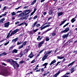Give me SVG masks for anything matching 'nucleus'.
Listing matches in <instances>:
<instances>
[{
	"mask_svg": "<svg viewBox=\"0 0 77 77\" xmlns=\"http://www.w3.org/2000/svg\"><path fill=\"white\" fill-rule=\"evenodd\" d=\"M6 62H9L13 66V67H14V69L15 68V66H16L17 68H19V67H20V65L17 63V62L14 61L13 60L11 59L6 60Z\"/></svg>",
	"mask_w": 77,
	"mask_h": 77,
	"instance_id": "1",
	"label": "nucleus"
},
{
	"mask_svg": "<svg viewBox=\"0 0 77 77\" xmlns=\"http://www.w3.org/2000/svg\"><path fill=\"white\" fill-rule=\"evenodd\" d=\"M0 74L1 75L4 76H7V75L9 74V73L7 70L4 69L1 71L0 72Z\"/></svg>",
	"mask_w": 77,
	"mask_h": 77,
	"instance_id": "2",
	"label": "nucleus"
},
{
	"mask_svg": "<svg viewBox=\"0 0 77 77\" xmlns=\"http://www.w3.org/2000/svg\"><path fill=\"white\" fill-rule=\"evenodd\" d=\"M19 30V29H17L16 30H15L14 31H13L11 33L10 35L9 34H8V35H7V36L6 37V38H9L10 36H11L12 35H15L17 32H18Z\"/></svg>",
	"mask_w": 77,
	"mask_h": 77,
	"instance_id": "3",
	"label": "nucleus"
},
{
	"mask_svg": "<svg viewBox=\"0 0 77 77\" xmlns=\"http://www.w3.org/2000/svg\"><path fill=\"white\" fill-rule=\"evenodd\" d=\"M51 52H52V51H48L45 54V55H44V56L42 58V60L43 61H44L45 60L47 59V57H48V56L49 54H50V53H51Z\"/></svg>",
	"mask_w": 77,
	"mask_h": 77,
	"instance_id": "4",
	"label": "nucleus"
},
{
	"mask_svg": "<svg viewBox=\"0 0 77 77\" xmlns=\"http://www.w3.org/2000/svg\"><path fill=\"white\" fill-rule=\"evenodd\" d=\"M25 11H23L18 16L19 17H24L26 15V13H25Z\"/></svg>",
	"mask_w": 77,
	"mask_h": 77,
	"instance_id": "5",
	"label": "nucleus"
},
{
	"mask_svg": "<svg viewBox=\"0 0 77 77\" xmlns=\"http://www.w3.org/2000/svg\"><path fill=\"white\" fill-rule=\"evenodd\" d=\"M9 24H10V22H8L4 24V27L6 28H8L9 27Z\"/></svg>",
	"mask_w": 77,
	"mask_h": 77,
	"instance_id": "6",
	"label": "nucleus"
},
{
	"mask_svg": "<svg viewBox=\"0 0 77 77\" xmlns=\"http://www.w3.org/2000/svg\"><path fill=\"white\" fill-rule=\"evenodd\" d=\"M69 30V28L68 27L66 28L65 30L63 31H61V33H66L67 32H68Z\"/></svg>",
	"mask_w": 77,
	"mask_h": 77,
	"instance_id": "7",
	"label": "nucleus"
},
{
	"mask_svg": "<svg viewBox=\"0 0 77 77\" xmlns=\"http://www.w3.org/2000/svg\"><path fill=\"white\" fill-rule=\"evenodd\" d=\"M50 25L48 24L42 27V28L41 29V30H42L43 29H45V28L47 27H50Z\"/></svg>",
	"mask_w": 77,
	"mask_h": 77,
	"instance_id": "8",
	"label": "nucleus"
},
{
	"mask_svg": "<svg viewBox=\"0 0 77 77\" xmlns=\"http://www.w3.org/2000/svg\"><path fill=\"white\" fill-rule=\"evenodd\" d=\"M30 10H26L25 11V15H28L30 13Z\"/></svg>",
	"mask_w": 77,
	"mask_h": 77,
	"instance_id": "9",
	"label": "nucleus"
},
{
	"mask_svg": "<svg viewBox=\"0 0 77 77\" xmlns=\"http://www.w3.org/2000/svg\"><path fill=\"white\" fill-rule=\"evenodd\" d=\"M68 35H69V34L64 35L62 36V38H63V39H65V38H67V37L68 36Z\"/></svg>",
	"mask_w": 77,
	"mask_h": 77,
	"instance_id": "10",
	"label": "nucleus"
},
{
	"mask_svg": "<svg viewBox=\"0 0 77 77\" xmlns=\"http://www.w3.org/2000/svg\"><path fill=\"white\" fill-rule=\"evenodd\" d=\"M29 57L30 59L32 58L33 57V53L31 52L30 54L28 56Z\"/></svg>",
	"mask_w": 77,
	"mask_h": 77,
	"instance_id": "11",
	"label": "nucleus"
},
{
	"mask_svg": "<svg viewBox=\"0 0 77 77\" xmlns=\"http://www.w3.org/2000/svg\"><path fill=\"white\" fill-rule=\"evenodd\" d=\"M18 37H17L16 38L13 39L12 40V42H13V43H15L16 42H17L18 41Z\"/></svg>",
	"mask_w": 77,
	"mask_h": 77,
	"instance_id": "12",
	"label": "nucleus"
},
{
	"mask_svg": "<svg viewBox=\"0 0 77 77\" xmlns=\"http://www.w3.org/2000/svg\"><path fill=\"white\" fill-rule=\"evenodd\" d=\"M44 41H42L39 44L38 46L39 48H40V47H41L42 46V45L43 44V43H44Z\"/></svg>",
	"mask_w": 77,
	"mask_h": 77,
	"instance_id": "13",
	"label": "nucleus"
},
{
	"mask_svg": "<svg viewBox=\"0 0 77 77\" xmlns=\"http://www.w3.org/2000/svg\"><path fill=\"white\" fill-rule=\"evenodd\" d=\"M63 13L62 12H60L58 13L57 15L58 17H60V16H62L63 15Z\"/></svg>",
	"mask_w": 77,
	"mask_h": 77,
	"instance_id": "14",
	"label": "nucleus"
},
{
	"mask_svg": "<svg viewBox=\"0 0 77 77\" xmlns=\"http://www.w3.org/2000/svg\"><path fill=\"white\" fill-rule=\"evenodd\" d=\"M57 57L58 59H63L64 58H65V57L64 56H57Z\"/></svg>",
	"mask_w": 77,
	"mask_h": 77,
	"instance_id": "15",
	"label": "nucleus"
},
{
	"mask_svg": "<svg viewBox=\"0 0 77 77\" xmlns=\"http://www.w3.org/2000/svg\"><path fill=\"white\" fill-rule=\"evenodd\" d=\"M60 73V71H59L57 73H56L54 75V77H57V75H59Z\"/></svg>",
	"mask_w": 77,
	"mask_h": 77,
	"instance_id": "16",
	"label": "nucleus"
},
{
	"mask_svg": "<svg viewBox=\"0 0 77 77\" xmlns=\"http://www.w3.org/2000/svg\"><path fill=\"white\" fill-rule=\"evenodd\" d=\"M77 18V17H75L74 18H73V19H72L71 21V22L72 23H74V21H75V18Z\"/></svg>",
	"mask_w": 77,
	"mask_h": 77,
	"instance_id": "17",
	"label": "nucleus"
},
{
	"mask_svg": "<svg viewBox=\"0 0 77 77\" xmlns=\"http://www.w3.org/2000/svg\"><path fill=\"white\" fill-rule=\"evenodd\" d=\"M56 60H54L53 61H52L51 63L50 64V65H52V64H53V63H56Z\"/></svg>",
	"mask_w": 77,
	"mask_h": 77,
	"instance_id": "18",
	"label": "nucleus"
},
{
	"mask_svg": "<svg viewBox=\"0 0 77 77\" xmlns=\"http://www.w3.org/2000/svg\"><path fill=\"white\" fill-rule=\"evenodd\" d=\"M48 65V63H45V64L42 65V66H45L44 68L45 69L47 68V65Z\"/></svg>",
	"mask_w": 77,
	"mask_h": 77,
	"instance_id": "19",
	"label": "nucleus"
},
{
	"mask_svg": "<svg viewBox=\"0 0 77 77\" xmlns=\"http://www.w3.org/2000/svg\"><path fill=\"white\" fill-rule=\"evenodd\" d=\"M17 52H18V50L17 49H14L12 51V53H17Z\"/></svg>",
	"mask_w": 77,
	"mask_h": 77,
	"instance_id": "20",
	"label": "nucleus"
},
{
	"mask_svg": "<svg viewBox=\"0 0 77 77\" xmlns=\"http://www.w3.org/2000/svg\"><path fill=\"white\" fill-rule=\"evenodd\" d=\"M63 20V22L61 23V24H60V26H62V25L63 24H64V23H65V22H66V20Z\"/></svg>",
	"mask_w": 77,
	"mask_h": 77,
	"instance_id": "21",
	"label": "nucleus"
},
{
	"mask_svg": "<svg viewBox=\"0 0 77 77\" xmlns=\"http://www.w3.org/2000/svg\"><path fill=\"white\" fill-rule=\"evenodd\" d=\"M74 62H75V61H73L72 63L69 64L68 65V67H69V66H71V65H73V64L74 63Z\"/></svg>",
	"mask_w": 77,
	"mask_h": 77,
	"instance_id": "22",
	"label": "nucleus"
},
{
	"mask_svg": "<svg viewBox=\"0 0 77 77\" xmlns=\"http://www.w3.org/2000/svg\"><path fill=\"white\" fill-rule=\"evenodd\" d=\"M5 21V18H3L0 20V23H2Z\"/></svg>",
	"mask_w": 77,
	"mask_h": 77,
	"instance_id": "23",
	"label": "nucleus"
},
{
	"mask_svg": "<svg viewBox=\"0 0 77 77\" xmlns=\"http://www.w3.org/2000/svg\"><path fill=\"white\" fill-rule=\"evenodd\" d=\"M36 24H37V21L35 22L34 24H33L32 25V27H34Z\"/></svg>",
	"mask_w": 77,
	"mask_h": 77,
	"instance_id": "24",
	"label": "nucleus"
},
{
	"mask_svg": "<svg viewBox=\"0 0 77 77\" xmlns=\"http://www.w3.org/2000/svg\"><path fill=\"white\" fill-rule=\"evenodd\" d=\"M63 68H64L63 69V71H65L67 69L66 68V66H63Z\"/></svg>",
	"mask_w": 77,
	"mask_h": 77,
	"instance_id": "25",
	"label": "nucleus"
},
{
	"mask_svg": "<svg viewBox=\"0 0 77 77\" xmlns=\"http://www.w3.org/2000/svg\"><path fill=\"white\" fill-rule=\"evenodd\" d=\"M11 16H13V15H16V14H15V12H14L11 13Z\"/></svg>",
	"mask_w": 77,
	"mask_h": 77,
	"instance_id": "26",
	"label": "nucleus"
},
{
	"mask_svg": "<svg viewBox=\"0 0 77 77\" xmlns=\"http://www.w3.org/2000/svg\"><path fill=\"white\" fill-rule=\"evenodd\" d=\"M37 40L38 41H39L41 39V36H38V37L37 38Z\"/></svg>",
	"mask_w": 77,
	"mask_h": 77,
	"instance_id": "27",
	"label": "nucleus"
},
{
	"mask_svg": "<svg viewBox=\"0 0 77 77\" xmlns=\"http://www.w3.org/2000/svg\"><path fill=\"white\" fill-rule=\"evenodd\" d=\"M23 55V54L22 53H20V54H19V56H20V57H22Z\"/></svg>",
	"mask_w": 77,
	"mask_h": 77,
	"instance_id": "28",
	"label": "nucleus"
},
{
	"mask_svg": "<svg viewBox=\"0 0 77 77\" xmlns=\"http://www.w3.org/2000/svg\"><path fill=\"white\" fill-rule=\"evenodd\" d=\"M52 29V28H49V29H47V30L46 31V32H48V31H50V30H51V29Z\"/></svg>",
	"mask_w": 77,
	"mask_h": 77,
	"instance_id": "29",
	"label": "nucleus"
},
{
	"mask_svg": "<svg viewBox=\"0 0 77 77\" xmlns=\"http://www.w3.org/2000/svg\"><path fill=\"white\" fill-rule=\"evenodd\" d=\"M23 18V20H27V18H28V16H26Z\"/></svg>",
	"mask_w": 77,
	"mask_h": 77,
	"instance_id": "30",
	"label": "nucleus"
},
{
	"mask_svg": "<svg viewBox=\"0 0 77 77\" xmlns=\"http://www.w3.org/2000/svg\"><path fill=\"white\" fill-rule=\"evenodd\" d=\"M26 44H27V42H25L23 43L22 45L24 46V45H26Z\"/></svg>",
	"mask_w": 77,
	"mask_h": 77,
	"instance_id": "31",
	"label": "nucleus"
},
{
	"mask_svg": "<svg viewBox=\"0 0 77 77\" xmlns=\"http://www.w3.org/2000/svg\"><path fill=\"white\" fill-rule=\"evenodd\" d=\"M8 12H5V14H3L2 15V16H6V14H7Z\"/></svg>",
	"mask_w": 77,
	"mask_h": 77,
	"instance_id": "32",
	"label": "nucleus"
},
{
	"mask_svg": "<svg viewBox=\"0 0 77 77\" xmlns=\"http://www.w3.org/2000/svg\"><path fill=\"white\" fill-rule=\"evenodd\" d=\"M24 24V22L21 23L19 24L18 25V26H21V25H23V24Z\"/></svg>",
	"mask_w": 77,
	"mask_h": 77,
	"instance_id": "33",
	"label": "nucleus"
},
{
	"mask_svg": "<svg viewBox=\"0 0 77 77\" xmlns=\"http://www.w3.org/2000/svg\"><path fill=\"white\" fill-rule=\"evenodd\" d=\"M50 73V72H48V73H45L43 74V76H46L48 74H49Z\"/></svg>",
	"mask_w": 77,
	"mask_h": 77,
	"instance_id": "34",
	"label": "nucleus"
},
{
	"mask_svg": "<svg viewBox=\"0 0 77 77\" xmlns=\"http://www.w3.org/2000/svg\"><path fill=\"white\" fill-rule=\"evenodd\" d=\"M24 63V61H21L19 62V63L21 64L22 63Z\"/></svg>",
	"mask_w": 77,
	"mask_h": 77,
	"instance_id": "35",
	"label": "nucleus"
},
{
	"mask_svg": "<svg viewBox=\"0 0 77 77\" xmlns=\"http://www.w3.org/2000/svg\"><path fill=\"white\" fill-rule=\"evenodd\" d=\"M68 24H69V23H67L66 25H64L63 26V28H64V27H66V26H68Z\"/></svg>",
	"mask_w": 77,
	"mask_h": 77,
	"instance_id": "36",
	"label": "nucleus"
},
{
	"mask_svg": "<svg viewBox=\"0 0 77 77\" xmlns=\"http://www.w3.org/2000/svg\"><path fill=\"white\" fill-rule=\"evenodd\" d=\"M9 43V41H8L7 42L5 43V44H4V45H8V44Z\"/></svg>",
	"mask_w": 77,
	"mask_h": 77,
	"instance_id": "37",
	"label": "nucleus"
},
{
	"mask_svg": "<svg viewBox=\"0 0 77 77\" xmlns=\"http://www.w3.org/2000/svg\"><path fill=\"white\" fill-rule=\"evenodd\" d=\"M49 40H50V39L48 37L46 38V41H49Z\"/></svg>",
	"mask_w": 77,
	"mask_h": 77,
	"instance_id": "38",
	"label": "nucleus"
},
{
	"mask_svg": "<svg viewBox=\"0 0 77 77\" xmlns=\"http://www.w3.org/2000/svg\"><path fill=\"white\" fill-rule=\"evenodd\" d=\"M23 46H24L23 45H22L19 46V48L20 49V48H23Z\"/></svg>",
	"mask_w": 77,
	"mask_h": 77,
	"instance_id": "39",
	"label": "nucleus"
},
{
	"mask_svg": "<svg viewBox=\"0 0 77 77\" xmlns=\"http://www.w3.org/2000/svg\"><path fill=\"white\" fill-rule=\"evenodd\" d=\"M39 29H36L34 30L33 31V32H36L37 31H38V30Z\"/></svg>",
	"mask_w": 77,
	"mask_h": 77,
	"instance_id": "40",
	"label": "nucleus"
},
{
	"mask_svg": "<svg viewBox=\"0 0 77 77\" xmlns=\"http://www.w3.org/2000/svg\"><path fill=\"white\" fill-rule=\"evenodd\" d=\"M56 35V33H52V36H55Z\"/></svg>",
	"mask_w": 77,
	"mask_h": 77,
	"instance_id": "41",
	"label": "nucleus"
},
{
	"mask_svg": "<svg viewBox=\"0 0 77 77\" xmlns=\"http://www.w3.org/2000/svg\"><path fill=\"white\" fill-rule=\"evenodd\" d=\"M2 54H3V55H5V56L7 54L5 52H3Z\"/></svg>",
	"mask_w": 77,
	"mask_h": 77,
	"instance_id": "42",
	"label": "nucleus"
},
{
	"mask_svg": "<svg viewBox=\"0 0 77 77\" xmlns=\"http://www.w3.org/2000/svg\"><path fill=\"white\" fill-rule=\"evenodd\" d=\"M35 13L34 12V11H33V12H32L31 14V15L30 16V17H31V16H32V15H33V14Z\"/></svg>",
	"mask_w": 77,
	"mask_h": 77,
	"instance_id": "43",
	"label": "nucleus"
},
{
	"mask_svg": "<svg viewBox=\"0 0 77 77\" xmlns=\"http://www.w3.org/2000/svg\"><path fill=\"white\" fill-rule=\"evenodd\" d=\"M35 62V60H34L31 61V63H34Z\"/></svg>",
	"mask_w": 77,
	"mask_h": 77,
	"instance_id": "44",
	"label": "nucleus"
},
{
	"mask_svg": "<svg viewBox=\"0 0 77 77\" xmlns=\"http://www.w3.org/2000/svg\"><path fill=\"white\" fill-rule=\"evenodd\" d=\"M7 7L6 6H5L4 8H3L2 9V10L4 11V10H5L6 8Z\"/></svg>",
	"mask_w": 77,
	"mask_h": 77,
	"instance_id": "45",
	"label": "nucleus"
},
{
	"mask_svg": "<svg viewBox=\"0 0 77 77\" xmlns=\"http://www.w3.org/2000/svg\"><path fill=\"white\" fill-rule=\"evenodd\" d=\"M36 27H39L40 26V24H38L36 25Z\"/></svg>",
	"mask_w": 77,
	"mask_h": 77,
	"instance_id": "46",
	"label": "nucleus"
},
{
	"mask_svg": "<svg viewBox=\"0 0 77 77\" xmlns=\"http://www.w3.org/2000/svg\"><path fill=\"white\" fill-rule=\"evenodd\" d=\"M21 8V6L19 7L18 8H15V10H18L19 9H20Z\"/></svg>",
	"mask_w": 77,
	"mask_h": 77,
	"instance_id": "47",
	"label": "nucleus"
},
{
	"mask_svg": "<svg viewBox=\"0 0 77 77\" xmlns=\"http://www.w3.org/2000/svg\"><path fill=\"white\" fill-rule=\"evenodd\" d=\"M35 2H34V1H33L31 4V5H34V4H35Z\"/></svg>",
	"mask_w": 77,
	"mask_h": 77,
	"instance_id": "48",
	"label": "nucleus"
},
{
	"mask_svg": "<svg viewBox=\"0 0 77 77\" xmlns=\"http://www.w3.org/2000/svg\"><path fill=\"white\" fill-rule=\"evenodd\" d=\"M71 6H72V3H70L69 4V7H71Z\"/></svg>",
	"mask_w": 77,
	"mask_h": 77,
	"instance_id": "49",
	"label": "nucleus"
},
{
	"mask_svg": "<svg viewBox=\"0 0 77 77\" xmlns=\"http://www.w3.org/2000/svg\"><path fill=\"white\" fill-rule=\"evenodd\" d=\"M22 42H17V45H20V44H21Z\"/></svg>",
	"mask_w": 77,
	"mask_h": 77,
	"instance_id": "50",
	"label": "nucleus"
},
{
	"mask_svg": "<svg viewBox=\"0 0 77 77\" xmlns=\"http://www.w3.org/2000/svg\"><path fill=\"white\" fill-rule=\"evenodd\" d=\"M36 10H37V8H35L34 9V11L33 12H35L36 11Z\"/></svg>",
	"mask_w": 77,
	"mask_h": 77,
	"instance_id": "51",
	"label": "nucleus"
},
{
	"mask_svg": "<svg viewBox=\"0 0 77 77\" xmlns=\"http://www.w3.org/2000/svg\"><path fill=\"white\" fill-rule=\"evenodd\" d=\"M74 71V69H72L71 73H72Z\"/></svg>",
	"mask_w": 77,
	"mask_h": 77,
	"instance_id": "52",
	"label": "nucleus"
},
{
	"mask_svg": "<svg viewBox=\"0 0 77 77\" xmlns=\"http://www.w3.org/2000/svg\"><path fill=\"white\" fill-rule=\"evenodd\" d=\"M13 48V46H11V47L9 49V50H11V49H12Z\"/></svg>",
	"mask_w": 77,
	"mask_h": 77,
	"instance_id": "53",
	"label": "nucleus"
},
{
	"mask_svg": "<svg viewBox=\"0 0 77 77\" xmlns=\"http://www.w3.org/2000/svg\"><path fill=\"white\" fill-rule=\"evenodd\" d=\"M19 22L18 21H17L16 22H15V24L16 25H17V24H18V23H19Z\"/></svg>",
	"mask_w": 77,
	"mask_h": 77,
	"instance_id": "54",
	"label": "nucleus"
},
{
	"mask_svg": "<svg viewBox=\"0 0 77 77\" xmlns=\"http://www.w3.org/2000/svg\"><path fill=\"white\" fill-rule=\"evenodd\" d=\"M36 18H37V16H35L34 18H33V19H36Z\"/></svg>",
	"mask_w": 77,
	"mask_h": 77,
	"instance_id": "55",
	"label": "nucleus"
},
{
	"mask_svg": "<svg viewBox=\"0 0 77 77\" xmlns=\"http://www.w3.org/2000/svg\"><path fill=\"white\" fill-rule=\"evenodd\" d=\"M42 72H43L44 71V68H42L41 69Z\"/></svg>",
	"mask_w": 77,
	"mask_h": 77,
	"instance_id": "56",
	"label": "nucleus"
},
{
	"mask_svg": "<svg viewBox=\"0 0 77 77\" xmlns=\"http://www.w3.org/2000/svg\"><path fill=\"white\" fill-rule=\"evenodd\" d=\"M46 14H47V13L46 12H44V13H43V15H46Z\"/></svg>",
	"mask_w": 77,
	"mask_h": 77,
	"instance_id": "57",
	"label": "nucleus"
},
{
	"mask_svg": "<svg viewBox=\"0 0 77 77\" xmlns=\"http://www.w3.org/2000/svg\"><path fill=\"white\" fill-rule=\"evenodd\" d=\"M51 18H52L51 17H50L48 19V21H49V20H50V19H51Z\"/></svg>",
	"mask_w": 77,
	"mask_h": 77,
	"instance_id": "58",
	"label": "nucleus"
},
{
	"mask_svg": "<svg viewBox=\"0 0 77 77\" xmlns=\"http://www.w3.org/2000/svg\"><path fill=\"white\" fill-rule=\"evenodd\" d=\"M63 77H69L68 76L66 75H64Z\"/></svg>",
	"mask_w": 77,
	"mask_h": 77,
	"instance_id": "59",
	"label": "nucleus"
},
{
	"mask_svg": "<svg viewBox=\"0 0 77 77\" xmlns=\"http://www.w3.org/2000/svg\"><path fill=\"white\" fill-rule=\"evenodd\" d=\"M46 24H51V23L50 22H47L46 23Z\"/></svg>",
	"mask_w": 77,
	"mask_h": 77,
	"instance_id": "60",
	"label": "nucleus"
},
{
	"mask_svg": "<svg viewBox=\"0 0 77 77\" xmlns=\"http://www.w3.org/2000/svg\"><path fill=\"white\" fill-rule=\"evenodd\" d=\"M22 12V11H18L17 12V13H20V12Z\"/></svg>",
	"mask_w": 77,
	"mask_h": 77,
	"instance_id": "61",
	"label": "nucleus"
},
{
	"mask_svg": "<svg viewBox=\"0 0 77 77\" xmlns=\"http://www.w3.org/2000/svg\"><path fill=\"white\" fill-rule=\"evenodd\" d=\"M29 49H27L26 50V53H28V51H29Z\"/></svg>",
	"mask_w": 77,
	"mask_h": 77,
	"instance_id": "62",
	"label": "nucleus"
},
{
	"mask_svg": "<svg viewBox=\"0 0 77 77\" xmlns=\"http://www.w3.org/2000/svg\"><path fill=\"white\" fill-rule=\"evenodd\" d=\"M66 59L65 58H64L63 60L62 61L63 62H65V61Z\"/></svg>",
	"mask_w": 77,
	"mask_h": 77,
	"instance_id": "63",
	"label": "nucleus"
},
{
	"mask_svg": "<svg viewBox=\"0 0 77 77\" xmlns=\"http://www.w3.org/2000/svg\"><path fill=\"white\" fill-rule=\"evenodd\" d=\"M40 55V53H38L37 55V57H38V56H39Z\"/></svg>",
	"mask_w": 77,
	"mask_h": 77,
	"instance_id": "64",
	"label": "nucleus"
}]
</instances>
